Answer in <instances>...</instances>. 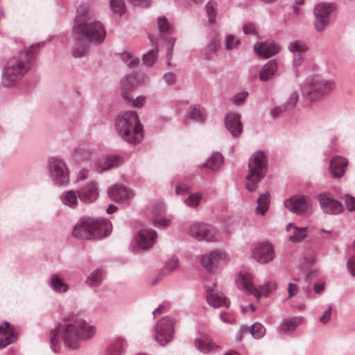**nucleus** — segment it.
<instances>
[{
	"instance_id": "obj_1",
	"label": "nucleus",
	"mask_w": 355,
	"mask_h": 355,
	"mask_svg": "<svg viewBox=\"0 0 355 355\" xmlns=\"http://www.w3.org/2000/svg\"><path fill=\"white\" fill-rule=\"evenodd\" d=\"M96 333V327L83 318L64 320L50 332V345L52 351L58 353V345L63 343L69 349H78L83 341L92 339Z\"/></svg>"
},
{
	"instance_id": "obj_2",
	"label": "nucleus",
	"mask_w": 355,
	"mask_h": 355,
	"mask_svg": "<svg viewBox=\"0 0 355 355\" xmlns=\"http://www.w3.org/2000/svg\"><path fill=\"white\" fill-rule=\"evenodd\" d=\"M44 42L33 44L29 49L20 51L10 58L3 65L1 83L9 87L15 85L33 67L37 50L42 47Z\"/></svg>"
},
{
	"instance_id": "obj_3",
	"label": "nucleus",
	"mask_w": 355,
	"mask_h": 355,
	"mask_svg": "<svg viewBox=\"0 0 355 355\" xmlns=\"http://www.w3.org/2000/svg\"><path fill=\"white\" fill-rule=\"evenodd\" d=\"M116 129L121 137L130 144H138L144 137L143 126L134 111L119 114L116 121Z\"/></svg>"
},
{
	"instance_id": "obj_4",
	"label": "nucleus",
	"mask_w": 355,
	"mask_h": 355,
	"mask_svg": "<svg viewBox=\"0 0 355 355\" xmlns=\"http://www.w3.org/2000/svg\"><path fill=\"white\" fill-rule=\"evenodd\" d=\"M112 225L105 219L83 218L73 227V235L85 239H102L111 232Z\"/></svg>"
},
{
	"instance_id": "obj_5",
	"label": "nucleus",
	"mask_w": 355,
	"mask_h": 355,
	"mask_svg": "<svg viewBox=\"0 0 355 355\" xmlns=\"http://www.w3.org/2000/svg\"><path fill=\"white\" fill-rule=\"evenodd\" d=\"M72 36L75 41H87L92 44H100L105 39L106 31L101 21H80L76 19L72 29Z\"/></svg>"
},
{
	"instance_id": "obj_6",
	"label": "nucleus",
	"mask_w": 355,
	"mask_h": 355,
	"mask_svg": "<svg viewBox=\"0 0 355 355\" xmlns=\"http://www.w3.org/2000/svg\"><path fill=\"white\" fill-rule=\"evenodd\" d=\"M267 156L262 150L253 153L248 162L249 173L246 175V189L254 191L257 184L265 177L267 171Z\"/></svg>"
},
{
	"instance_id": "obj_7",
	"label": "nucleus",
	"mask_w": 355,
	"mask_h": 355,
	"mask_svg": "<svg viewBox=\"0 0 355 355\" xmlns=\"http://www.w3.org/2000/svg\"><path fill=\"white\" fill-rule=\"evenodd\" d=\"M236 284L240 290L247 293H253L257 301L261 297H268L277 288L276 284L273 282H268L263 286L254 288L252 284V277L247 272H240L236 280Z\"/></svg>"
},
{
	"instance_id": "obj_8",
	"label": "nucleus",
	"mask_w": 355,
	"mask_h": 355,
	"mask_svg": "<svg viewBox=\"0 0 355 355\" xmlns=\"http://www.w3.org/2000/svg\"><path fill=\"white\" fill-rule=\"evenodd\" d=\"M334 86L332 80L315 76L306 80L302 87V93L308 100L313 101L330 91Z\"/></svg>"
},
{
	"instance_id": "obj_9",
	"label": "nucleus",
	"mask_w": 355,
	"mask_h": 355,
	"mask_svg": "<svg viewBox=\"0 0 355 355\" xmlns=\"http://www.w3.org/2000/svg\"><path fill=\"white\" fill-rule=\"evenodd\" d=\"M48 174L55 186L66 187L69 184V169L67 163L61 159H49Z\"/></svg>"
},
{
	"instance_id": "obj_10",
	"label": "nucleus",
	"mask_w": 355,
	"mask_h": 355,
	"mask_svg": "<svg viewBox=\"0 0 355 355\" xmlns=\"http://www.w3.org/2000/svg\"><path fill=\"white\" fill-rule=\"evenodd\" d=\"M336 6L332 3L321 2L314 8V26L317 31H324L330 23L331 14Z\"/></svg>"
},
{
	"instance_id": "obj_11",
	"label": "nucleus",
	"mask_w": 355,
	"mask_h": 355,
	"mask_svg": "<svg viewBox=\"0 0 355 355\" xmlns=\"http://www.w3.org/2000/svg\"><path fill=\"white\" fill-rule=\"evenodd\" d=\"M174 324V319L170 316L163 317L157 323L154 337L160 345L164 346L171 341Z\"/></svg>"
},
{
	"instance_id": "obj_12",
	"label": "nucleus",
	"mask_w": 355,
	"mask_h": 355,
	"mask_svg": "<svg viewBox=\"0 0 355 355\" xmlns=\"http://www.w3.org/2000/svg\"><path fill=\"white\" fill-rule=\"evenodd\" d=\"M189 234L198 241H217L220 238L218 230L206 223H194L189 228Z\"/></svg>"
},
{
	"instance_id": "obj_13",
	"label": "nucleus",
	"mask_w": 355,
	"mask_h": 355,
	"mask_svg": "<svg viewBox=\"0 0 355 355\" xmlns=\"http://www.w3.org/2000/svg\"><path fill=\"white\" fill-rule=\"evenodd\" d=\"M284 206L290 211L297 214H305L311 209V200L303 195L293 196L284 200Z\"/></svg>"
},
{
	"instance_id": "obj_14",
	"label": "nucleus",
	"mask_w": 355,
	"mask_h": 355,
	"mask_svg": "<svg viewBox=\"0 0 355 355\" xmlns=\"http://www.w3.org/2000/svg\"><path fill=\"white\" fill-rule=\"evenodd\" d=\"M275 256V250L271 243L261 242L255 245L252 250L253 258L259 263L266 264Z\"/></svg>"
},
{
	"instance_id": "obj_15",
	"label": "nucleus",
	"mask_w": 355,
	"mask_h": 355,
	"mask_svg": "<svg viewBox=\"0 0 355 355\" xmlns=\"http://www.w3.org/2000/svg\"><path fill=\"white\" fill-rule=\"evenodd\" d=\"M317 198L324 212L329 214H338L341 212L342 204L335 200L331 193H322L318 196Z\"/></svg>"
},
{
	"instance_id": "obj_16",
	"label": "nucleus",
	"mask_w": 355,
	"mask_h": 355,
	"mask_svg": "<svg viewBox=\"0 0 355 355\" xmlns=\"http://www.w3.org/2000/svg\"><path fill=\"white\" fill-rule=\"evenodd\" d=\"M123 162V158L116 155H107L99 157L94 163L97 172L103 173L110 168L118 167Z\"/></svg>"
},
{
	"instance_id": "obj_17",
	"label": "nucleus",
	"mask_w": 355,
	"mask_h": 355,
	"mask_svg": "<svg viewBox=\"0 0 355 355\" xmlns=\"http://www.w3.org/2000/svg\"><path fill=\"white\" fill-rule=\"evenodd\" d=\"M227 259L225 252L221 250H214L204 254L201 258L202 266L208 271L212 272L217 265Z\"/></svg>"
},
{
	"instance_id": "obj_18",
	"label": "nucleus",
	"mask_w": 355,
	"mask_h": 355,
	"mask_svg": "<svg viewBox=\"0 0 355 355\" xmlns=\"http://www.w3.org/2000/svg\"><path fill=\"white\" fill-rule=\"evenodd\" d=\"M225 128L229 130L233 137H239L243 131L241 115L238 113H227L225 117Z\"/></svg>"
},
{
	"instance_id": "obj_19",
	"label": "nucleus",
	"mask_w": 355,
	"mask_h": 355,
	"mask_svg": "<svg viewBox=\"0 0 355 355\" xmlns=\"http://www.w3.org/2000/svg\"><path fill=\"white\" fill-rule=\"evenodd\" d=\"M17 334L13 326L8 322L0 324V349L16 341Z\"/></svg>"
},
{
	"instance_id": "obj_20",
	"label": "nucleus",
	"mask_w": 355,
	"mask_h": 355,
	"mask_svg": "<svg viewBox=\"0 0 355 355\" xmlns=\"http://www.w3.org/2000/svg\"><path fill=\"white\" fill-rule=\"evenodd\" d=\"M156 238L155 231L144 230L137 233L135 236V241L140 249L147 250L153 245Z\"/></svg>"
},
{
	"instance_id": "obj_21",
	"label": "nucleus",
	"mask_w": 355,
	"mask_h": 355,
	"mask_svg": "<svg viewBox=\"0 0 355 355\" xmlns=\"http://www.w3.org/2000/svg\"><path fill=\"white\" fill-rule=\"evenodd\" d=\"M79 199L85 202H92L98 196V187L94 182H89L85 187L77 190Z\"/></svg>"
},
{
	"instance_id": "obj_22",
	"label": "nucleus",
	"mask_w": 355,
	"mask_h": 355,
	"mask_svg": "<svg viewBox=\"0 0 355 355\" xmlns=\"http://www.w3.org/2000/svg\"><path fill=\"white\" fill-rule=\"evenodd\" d=\"M255 53L263 58H270L278 53L280 51L279 45L270 42H263L254 45Z\"/></svg>"
},
{
	"instance_id": "obj_23",
	"label": "nucleus",
	"mask_w": 355,
	"mask_h": 355,
	"mask_svg": "<svg viewBox=\"0 0 355 355\" xmlns=\"http://www.w3.org/2000/svg\"><path fill=\"white\" fill-rule=\"evenodd\" d=\"M302 316H295L282 320L277 328V332L280 334H291L297 327L302 322Z\"/></svg>"
},
{
	"instance_id": "obj_24",
	"label": "nucleus",
	"mask_w": 355,
	"mask_h": 355,
	"mask_svg": "<svg viewBox=\"0 0 355 355\" xmlns=\"http://www.w3.org/2000/svg\"><path fill=\"white\" fill-rule=\"evenodd\" d=\"M206 297L207 303L214 308L221 306L228 308L230 306V301L226 296L220 292H216L212 289H209L207 292Z\"/></svg>"
},
{
	"instance_id": "obj_25",
	"label": "nucleus",
	"mask_w": 355,
	"mask_h": 355,
	"mask_svg": "<svg viewBox=\"0 0 355 355\" xmlns=\"http://www.w3.org/2000/svg\"><path fill=\"white\" fill-rule=\"evenodd\" d=\"M347 160L340 156L334 157L330 162V172L334 178H341L346 171Z\"/></svg>"
},
{
	"instance_id": "obj_26",
	"label": "nucleus",
	"mask_w": 355,
	"mask_h": 355,
	"mask_svg": "<svg viewBox=\"0 0 355 355\" xmlns=\"http://www.w3.org/2000/svg\"><path fill=\"white\" fill-rule=\"evenodd\" d=\"M109 196L114 201L123 202L130 198L129 191L122 185H115L108 190Z\"/></svg>"
},
{
	"instance_id": "obj_27",
	"label": "nucleus",
	"mask_w": 355,
	"mask_h": 355,
	"mask_svg": "<svg viewBox=\"0 0 355 355\" xmlns=\"http://www.w3.org/2000/svg\"><path fill=\"white\" fill-rule=\"evenodd\" d=\"M126 341L122 337H115L110 341L106 355H122L124 353Z\"/></svg>"
},
{
	"instance_id": "obj_28",
	"label": "nucleus",
	"mask_w": 355,
	"mask_h": 355,
	"mask_svg": "<svg viewBox=\"0 0 355 355\" xmlns=\"http://www.w3.org/2000/svg\"><path fill=\"white\" fill-rule=\"evenodd\" d=\"M292 229H293V231L289 236V241L293 243H299L306 237L308 227H298L295 226L293 223L288 224L286 226V230L288 232H291Z\"/></svg>"
},
{
	"instance_id": "obj_29",
	"label": "nucleus",
	"mask_w": 355,
	"mask_h": 355,
	"mask_svg": "<svg viewBox=\"0 0 355 355\" xmlns=\"http://www.w3.org/2000/svg\"><path fill=\"white\" fill-rule=\"evenodd\" d=\"M277 70V64L275 60H271L264 64L259 72V79L268 81L271 79Z\"/></svg>"
},
{
	"instance_id": "obj_30",
	"label": "nucleus",
	"mask_w": 355,
	"mask_h": 355,
	"mask_svg": "<svg viewBox=\"0 0 355 355\" xmlns=\"http://www.w3.org/2000/svg\"><path fill=\"white\" fill-rule=\"evenodd\" d=\"M195 347L202 353L207 354L216 347L212 340L208 336H202L194 341Z\"/></svg>"
},
{
	"instance_id": "obj_31",
	"label": "nucleus",
	"mask_w": 355,
	"mask_h": 355,
	"mask_svg": "<svg viewBox=\"0 0 355 355\" xmlns=\"http://www.w3.org/2000/svg\"><path fill=\"white\" fill-rule=\"evenodd\" d=\"M78 198H79L78 192L73 190L64 191L60 196L61 202L71 208H75L77 206Z\"/></svg>"
},
{
	"instance_id": "obj_32",
	"label": "nucleus",
	"mask_w": 355,
	"mask_h": 355,
	"mask_svg": "<svg viewBox=\"0 0 355 355\" xmlns=\"http://www.w3.org/2000/svg\"><path fill=\"white\" fill-rule=\"evenodd\" d=\"M49 286L58 293H64L69 290V286L57 274L51 276L49 280Z\"/></svg>"
},
{
	"instance_id": "obj_33",
	"label": "nucleus",
	"mask_w": 355,
	"mask_h": 355,
	"mask_svg": "<svg viewBox=\"0 0 355 355\" xmlns=\"http://www.w3.org/2000/svg\"><path fill=\"white\" fill-rule=\"evenodd\" d=\"M257 206L255 211L257 214L264 216L268 210L270 202V195L268 192H266L259 196L257 200Z\"/></svg>"
},
{
	"instance_id": "obj_34",
	"label": "nucleus",
	"mask_w": 355,
	"mask_h": 355,
	"mask_svg": "<svg viewBox=\"0 0 355 355\" xmlns=\"http://www.w3.org/2000/svg\"><path fill=\"white\" fill-rule=\"evenodd\" d=\"M187 116L196 122H202L206 119V112L200 105L190 107L187 111Z\"/></svg>"
},
{
	"instance_id": "obj_35",
	"label": "nucleus",
	"mask_w": 355,
	"mask_h": 355,
	"mask_svg": "<svg viewBox=\"0 0 355 355\" xmlns=\"http://www.w3.org/2000/svg\"><path fill=\"white\" fill-rule=\"evenodd\" d=\"M139 85V80L135 74L127 75L121 80V87L123 92L135 89Z\"/></svg>"
},
{
	"instance_id": "obj_36",
	"label": "nucleus",
	"mask_w": 355,
	"mask_h": 355,
	"mask_svg": "<svg viewBox=\"0 0 355 355\" xmlns=\"http://www.w3.org/2000/svg\"><path fill=\"white\" fill-rule=\"evenodd\" d=\"M223 157L220 153L216 152L209 158L206 164H203V166H206L212 171H216L219 168L223 163Z\"/></svg>"
},
{
	"instance_id": "obj_37",
	"label": "nucleus",
	"mask_w": 355,
	"mask_h": 355,
	"mask_svg": "<svg viewBox=\"0 0 355 355\" xmlns=\"http://www.w3.org/2000/svg\"><path fill=\"white\" fill-rule=\"evenodd\" d=\"M103 279V271L101 269H96L88 276L87 283L92 287L98 286Z\"/></svg>"
},
{
	"instance_id": "obj_38",
	"label": "nucleus",
	"mask_w": 355,
	"mask_h": 355,
	"mask_svg": "<svg viewBox=\"0 0 355 355\" xmlns=\"http://www.w3.org/2000/svg\"><path fill=\"white\" fill-rule=\"evenodd\" d=\"M158 48L155 46L151 51L143 55V64L147 67H151L157 58Z\"/></svg>"
},
{
	"instance_id": "obj_39",
	"label": "nucleus",
	"mask_w": 355,
	"mask_h": 355,
	"mask_svg": "<svg viewBox=\"0 0 355 355\" xmlns=\"http://www.w3.org/2000/svg\"><path fill=\"white\" fill-rule=\"evenodd\" d=\"M288 49L291 53L297 55L306 51L308 49V46L303 41L295 40L289 44Z\"/></svg>"
},
{
	"instance_id": "obj_40",
	"label": "nucleus",
	"mask_w": 355,
	"mask_h": 355,
	"mask_svg": "<svg viewBox=\"0 0 355 355\" xmlns=\"http://www.w3.org/2000/svg\"><path fill=\"white\" fill-rule=\"evenodd\" d=\"M111 10L121 16L125 12V4L124 0H110Z\"/></svg>"
},
{
	"instance_id": "obj_41",
	"label": "nucleus",
	"mask_w": 355,
	"mask_h": 355,
	"mask_svg": "<svg viewBox=\"0 0 355 355\" xmlns=\"http://www.w3.org/2000/svg\"><path fill=\"white\" fill-rule=\"evenodd\" d=\"M121 59L123 62L130 68H135L139 63V60L137 58L126 51L121 54Z\"/></svg>"
},
{
	"instance_id": "obj_42",
	"label": "nucleus",
	"mask_w": 355,
	"mask_h": 355,
	"mask_svg": "<svg viewBox=\"0 0 355 355\" xmlns=\"http://www.w3.org/2000/svg\"><path fill=\"white\" fill-rule=\"evenodd\" d=\"M250 333L254 338L260 339L266 334V328L261 323L255 322L250 327Z\"/></svg>"
},
{
	"instance_id": "obj_43",
	"label": "nucleus",
	"mask_w": 355,
	"mask_h": 355,
	"mask_svg": "<svg viewBox=\"0 0 355 355\" xmlns=\"http://www.w3.org/2000/svg\"><path fill=\"white\" fill-rule=\"evenodd\" d=\"M202 199V194L200 193H191L187 199L184 200V203L189 207H197L200 200Z\"/></svg>"
},
{
	"instance_id": "obj_44",
	"label": "nucleus",
	"mask_w": 355,
	"mask_h": 355,
	"mask_svg": "<svg viewBox=\"0 0 355 355\" xmlns=\"http://www.w3.org/2000/svg\"><path fill=\"white\" fill-rule=\"evenodd\" d=\"M121 95L123 99L127 101H130L135 107L142 106L146 101V97L143 96H139L133 98L130 97V94L128 92H123Z\"/></svg>"
},
{
	"instance_id": "obj_45",
	"label": "nucleus",
	"mask_w": 355,
	"mask_h": 355,
	"mask_svg": "<svg viewBox=\"0 0 355 355\" xmlns=\"http://www.w3.org/2000/svg\"><path fill=\"white\" fill-rule=\"evenodd\" d=\"M240 44L239 39L234 35H229L226 37L225 41V48L227 50H231L236 48Z\"/></svg>"
},
{
	"instance_id": "obj_46",
	"label": "nucleus",
	"mask_w": 355,
	"mask_h": 355,
	"mask_svg": "<svg viewBox=\"0 0 355 355\" xmlns=\"http://www.w3.org/2000/svg\"><path fill=\"white\" fill-rule=\"evenodd\" d=\"M299 99V94L297 92H293L286 103L282 105V108L285 110L291 109L295 107Z\"/></svg>"
},
{
	"instance_id": "obj_47",
	"label": "nucleus",
	"mask_w": 355,
	"mask_h": 355,
	"mask_svg": "<svg viewBox=\"0 0 355 355\" xmlns=\"http://www.w3.org/2000/svg\"><path fill=\"white\" fill-rule=\"evenodd\" d=\"M248 94V92L245 91L236 93L230 98V101L236 105H241L244 103Z\"/></svg>"
},
{
	"instance_id": "obj_48",
	"label": "nucleus",
	"mask_w": 355,
	"mask_h": 355,
	"mask_svg": "<svg viewBox=\"0 0 355 355\" xmlns=\"http://www.w3.org/2000/svg\"><path fill=\"white\" fill-rule=\"evenodd\" d=\"M76 44L73 48V53L75 57H80L83 55L87 51V45L85 41H76Z\"/></svg>"
},
{
	"instance_id": "obj_49",
	"label": "nucleus",
	"mask_w": 355,
	"mask_h": 355,
	"mask_svg": "<svg viewBox=\"0 0 355 355\" xmlns=\"http://www.w3.org/2000/svg\"><path fill=\"white\" fill-rule=\"evenodd\" d=\"M157 24L159 31L162 33H165L171 29L170 23L164 16L158 18Z\"/></svg>"
},
{
	"instance_id": "obj_50",
	"label": "nucleus",
	"mask_w": 355,
	"mask_h": 355,
	"mask_svg": "<svg viewBox=\"0 0 355 355\" xmlns=\"http://www.w3.org/2000/svg\"><path fill=\"white\" fill-rule=\"evenodd\" d=\"M216 3L211 1H209L206 5L207 15H209V21L210 23L215 22V16L216 15Z\"/></svg>"
},
{
	"instance_id": "obj_51",
	"label": "nucleus",
	"mask_w": 355,
	"mask_h": 355,
	"mask_svg": "<svg viewBox=\"0 0 355 355\" xmlns=\"http://www.w3.org/2000/svg\"><path fill=\"white\" fill-rule=\"evenodd\" d=\"M218 46V43L216 40H211L207 45L206 46V53L205 55L207 58L209 59L213 53H215L217 47Z\"/></svg>"
},
{
	"instance_id": "obj_52",
	"label": "nucleus",
	"mask_w": 355,
	"mask_h": 355,
	"mask_svg": "<svg viewBox=\"0 0 355 355\" xmlns=\"http://www.w3.org/2000/svg\"><path fill=\"white\" fill-rule=\"evenodd\" d=\"M178 259L176 257H171L166 263L165 268L170 272L174 271L178 266Z\"/></svg>"
},
{
	"instance_id": "obj_53",
	"label": "nucleus",
	"mask_w": 355,
	"mask_h": 355,
	"mask_svg": "<svg viewBox=\"0 0 355 355\" xmlns=\"http://www.w3.org/2000/svg\"><path fill=\"white\" fill-rule=\"evenodd\" d=\"M175 37H170L168 41V48H167V52H166V57L168 60V64L170 65L169 60L171 58L173 55V49L175 44Z\"/></svg>"
},
{
	"instance_id": "obj_54",
	"label": "nucleus",
	"mask_w": 355,
	"mask_h": 355,
	"mask_svg": "<svg viewBox=\"0 0 355 355\" xmlns=\"http://www.w3.org/2000/svg\"><path fill=\"white\" fill-rule=\"evenodd\" d=\"M347 268L351 275L355 277V255L351 256L347 261Z\"/></svg>"
},
{
	"instance_id": "obj_55",
	"label": "nucleus",
	"mask_w": 355,
	"mask_h": 355,
	"mask_svg": "<svg viewBox=\"0 0 355 355\" xmlns=\"http://www.w3.org/2000/svg\"><path fill=\"white\" fill-rule=\"evenodd\" d=\"M243 31L245 34H249V35H256L257 34L255 25L251 22L245 23L243 25Z\"/></svg>"
},
{
	"instance_id": "obj_56",
	"label": "nucleus",
	"mask_w": 355,
	"mask_h": 355,
	"mask_svg": "<svg viewBox=\"0 0 355 355\" xmlns=\"http://www.w3.org/2000/svg\"><path fill=\"white\" fill-rule=\"evenodd\" d=\"M345 206L347 210L350 211L355 210V198L347 195L345 196Z\"/></svg>"
},
{
	"instance_id": "obj_57",
	"label": "nucleus",
	"mask_w": 355,
	"mask_h": 355,
	"mask_svg": "<svg viewBox=\"0 0 355 355\" xmlns=\"http://www.w3.org/2000/svg\"><path fill=\"white\" fill-rule=\"evenodd\" d=\"M332 308L329 306L327 309L324 312L322 315L319 318V320L324 324L327 323L331 319Z\"/></svg>"
},
{
	"instance_id": "obj_58",
	"label": "nucleus",
	"mask_w": 355,
	"mask_h": 355,
	"mask_svg": "<svg viewBox=\"0 0 355 355\" xmlns=\"http://www.w3.org/2000/svg\"><path fill=\"white\" fill-rule=\"evenodd\" d=\"M130 3L142 8H148L151 4V0H128Z\"/></svg>"
},
{
	"instance_id": "obj_59",
	"label": "nucleus",
	"mask_w": 355,
	"mask_h": 355,
	"mask_svg": "<svg viewBox=\"0 0 355 355\" xmlns=\"http://www.w3.org/2000/svg\"><path fill=\"white\" fill-rule=\"evenodd\" d=\"M303 61L302 55L301 54L295 55L293 61V67L295 69L296 76H298V67L302 64Z\"/></svg>"
},
{
	"instance_id": "obj_60",
	"label": "nucleus",
	"mask_w": 355,
	"mask_h": 355,
	"mask_svg": "<svg viewBox=\"0 0 355 355\" xmlns=\"http://www.w3.org/2000/svg\"><path fill=\"white\" fill-rule=\"evenodd\" d=\"M153 223L155 225L165 227L169 225L170 220L164 218L155 217L153 219Z\"/></svg>"
},
{
	"instance_id": "obj_61",
	"label": "nucleus",
	"mask_w": 355,
	"mask_h": 355,
	"mask_svg": "<svg viewBox=\"0 0 355 355\" xmlns=\"http://www.w3.org/2000/svg\"><path fill=\"white\" fill-rule=\"evenodd\" d=\"M163 78L167 85H172L176 80L175 75L172 72L166 73Z\"/></svg>"
},
{
	"instance_id": "obj_62",
	"label": "nucleus",
	"mask_w": 355,
	"mask_h": 355,
	"mask_svg": "<svg viewBox=\"0 0 355 355\" xmlns=\"http://www.w3.org/2000/svg\"><path fill=\"white\" fill-rule=\"evenodd\" d=\"M288 297L291 298L298 292V287L296 284L290 283L288 285Z\"/></svg>"
},
{
	"instance_id": "obj_63",
	"label": "nucleus",
	"mask_w": 355,
	"mask_h": 355,
	"mask_svg": "<svg viewBox=\"0 0 355 355\" xmlns=\"http://www.w3.org/2000/svg\"><path fill=\"white\" fill-rule=\"evenodd\" d=\"M189 189V187L187 184H180L175 187V193L178 195L187 192Z\"/></svg>"
},
{
	"instance_id": "obj_64",
	"label": "nucleus",
	"mask_w": 355,
	"mask_h": 355,
	"mask_svg": "<svg viewBox=\"0 0 355 355\" xmlns=\"http://www.w3.org/2000/svg\"><path fill=\"white\" fill-rule=\"evenodd\" d=\"M248 332H250V328L247 326H241L238 335V340H241L243 336Z\"/></svg>"
}]
</instances>
